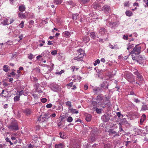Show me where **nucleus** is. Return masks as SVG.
Instances as JSON below:
<instances>
[{"mask_svg": "<svg viewBox=\"0 0 148 148\" xmlns=\"http://www.w3.org/2000/svg\"><path fill=\"white\" fill-rule=\"evenodd\" d=\"M75 53V60L78 61L82 60L85 54L84 51L81 48L77 50Z\"/></svg>", "mask_w": 148, "mask_h": 148, "instance_id": "obj_1", "label": "nucleus"}, {"mask_svg": "<svg viewBox=\"0 0 148 148\" xmlns=\"http://www.w3.org/2000/svg\"><path fill=\"white\" fill-rule=\"evenodd\" d=\"M141 47L138 45H137L133 48L132 51H131V53H134L136 54H139L141 52Z\"/></svg>", "mask_w": 148, "mask_h": 148, "instance_id": "obj_2", "label": "nucleus"}, {"mask_svg": "<svg viewBox=\"0 0 148 148\" xmlns=\"http://www.w3.org/2000/svg\"><path fill=\"white\" fill-rule=\"evenodd\" d=\"M8 128L11 130H18V125L16 123L8 126Z\"/></svg>", "mask_w": 148, "mask_h": 148, "instance_id": "obj_3", "label": "nucleus"}, {"mask_svg": "<svg viewBox=\"0 0 148 148\" xmlns=\"http://www.w3.org/2000/svg\"><path fill=\"white\" fill-rule=\"evenodd\" d=\"M110 119V117L108 114H104L101 117V119L103 121L107 122L109 121Z\"/></svg>", "mask_w": 148, "mask_h": 148, "instance_id": "obj_4", "label": "nucleus"}, {"mask_svg": "<svg viewBox=\"0 0 148 148\" xmlns=\"http://www.w3.org/2000/svg\"><path fill=\"white\" fill-rule=\"evenodd\" d=\"M101 87L103 90L107 89L108 88V84L106 82H103L101 85Z\"/></svg>", "mask_w": 148, "mask_h": 148, "instance_id": "obj_5", "label": "nucleus"}, {"mask_svg": "<svg viewBox=\"0 0 148 148\" xmlns=\"http://www.w3.org/2000/svg\"><path fill=\"white\" fill-rule=\"evenodd\" d=\"M104 11L106 13H109V12L110 11V6L107 5H105L103 7Z\"/></svg>", "mask_w": 148, "mask_h": 148, "instance_id": "obj_6", "label": "nucleus"}, {"mask_svg": "<svg viewBox=\"0 0 148 148\" xmlns=\"http://www.w3.org/2000/svg\"><path fill=\"white\" fill-rule=\"evenodd\" d=\"M86 117L85 119L88 122L90 121L92 119V116L89 114H85Z\"/></svg>", "mask_w": 148, "mask_h": 148, "instance_id": "obj_7", "label": "nucleus"}, {"mask_svg": "<svg viewBox=\"0 0 148 148\" xmlns=\"http://www.w3.org/2000/svg\"><path fill=\"white\" fill-rule=\"evenodd\" d=\"M106 32V30L103 27H100L99 29V32L101 35L104 34Z\"/></svg>", "mask_w": 148, "mask_h": 148, "instance_id": "obj_8", "label": "nucleus"}, {"mask_svg": "<svg viewBox=\"0 0 148 148\" xmlns=\"http://www.w3.org/2000/svg\"><path fill=\"white\" fill-rule=\"evenodd\" d=\"M82 40L83 42H88L90 40V38L88 36H85L83 38Z\"/></svg>", "mask_w": 148, "mask_h": 148, "instance_id": "obj_9", "label": "nucleus"}, {"mask_svg": "<svg viewBox=\"0 0 148 148\" xmlns=\"http://www.w3.org/2000/svg\"><path fill=\"white\" fill-rule=\"evenodd\" d=\"M146 119V115L145 114H143L140 120V124L142 125L143 124L144 121Z\"/></svg>", "mask_w": 148, "mask_h": 148, "instance_id": "obj_10", "label": "nucleus"}, {"mask_svg": "<svg viewBox=\"0 0 148 148\" xmlns=\"http://www.w3.org/2000/svg\"><path fill=\"white\" fill-rule=\"evenodd\" d=\"M134 74L137 76V77L140 79H141L143 78V77L142 75L138 72L137 70H136V71L134 73Z\"/></svg>", "mask_w": 148, "mask_h": 148, "instance_id": "obj_11", "label": "nucleus"}, {"mask_svg": "<svg viewBox=\"0 0 148 148\" xmlns=\"http://www.w3.org/2000/svg\"><path fill=\"white\" fill-rule=\"evenodd\" d=\"M62 35L64 37H67L70 36V34L69 31H66L62 33Z\"/></svg>", "mask_w": 148, "mask_h": 148, "instance_id": "obj_12", "label": "nucleus"}, {"mask_svg": "<svg viewBox=\"0 0 148 148\" xmlns=\"http://www.w3.org/2000/svg\"><path fill=\"white\" fill-rule=\"evenodd\" d=\"M108 132L109 133V135L116 134V135H119L117 134L116 133V132L115 131H114L112 129L109 130Z\"/></svg>", "mask_w": 148, "mask_h": 148, "instance_id": "obj_13", "label": "nucleus"}, {"mask_svg": "<svg viewBox=\"0 0 148 148\" xmlns=\"http://www.w3.org/2000/svg\"><path fill=\"white\" fill-rule=\"evenodd\" d=\"M24 112L27 116L29 115L31 113V110L29 109H26L24 111Z\"/></svg>", "mask_w": 148, "mask_h": 148, "instance_id": "obj_14", "label": "nucleus"}, {"mask_svg": "<svg viewBox=\"0 0 148 148\" xmlns=\"http://www.w3.org/2000/svg\"><path fill=\"white\" fill-rule=\"evenodd\" d=\"M25 7L23 5H22L19 7V10L21 12H23L25 11Z\"/></svg>", "mask_w": 148, "mask_h": 148, "instance_id": "obj_15", "label": "nucleus"}, {"mask_svg": "<svg viewBox=\"0 0 148 148\" xmlns=\"http://www.w3.org/2000/svg\"><path fill=\"white\" fill-rule=\"evenodd\" d=\"M134 47V44L129 43L128 46L127 47V49L129 50L130 51H132L131 50L132 49H133V47Z\"/></svg>", "mask_w": 148, "mask_h": 148, "instance_id": "obj_16", "label": "nucleus"}, {"mask_svg": "<svg viewBox=\"0 0 148 148\" xmlns=\"http://www.w3.org/2000/svg\"><path fill=\"white\" fill-rule=\"evenodd\" d=\"M9 66L7 65H4L3 66V70L5 72H8L10 70L8 68Z\"/></svg>", "mask_w": 148, "mask_h": 148, "instance_id": "obj_17", "label": "nucleus"}, {"mask_svg": "<svg viewBox=\"0 0 148 148\" xmlns=\"http://www.w3.org/2000/svg\"><path fill=\"white\" fill-rule=\"evenodd\" d=\"M46 119H45L43 116H42V115H41L38 118V121H41L42 122H43L46 120Z\"/></svg>", "mask_w": 148, "mask_h": 148, "instance_id": "obj_18", "label": "nucleus"}, {"mask_svg": "<svg viewBox=\"0 0 148 148\" xmlns=\"http://www.w3.org/2000/svg\"><path fill=\"white\" fill-rule=\"evenodd\" d=\"M18 16L21 19L23 18H26L25 15L21 12H19L18 14Z\"/></svg>", "mask_w": 148, "mask_h": 148, "instance_id": "obj_19", "label": "nucleus"}, {"mask_svg": "<svg viewBox=\"0 0 148 148\" xmlns=\"http://www.w3.org/2000/svg\"><path fill=\"white\" fill-rule=\"evenodd\" d=\"M105 99H104L103 100V102H107V103H108V102L109 103L110 102L109 99L110 98L108 97V96H106V95H105Z\"/></svg>", "mask_w": 148, "mask_h": 148, "instance_id": "obj_20", "label": "nucleus"}, {"mask_svg": "<svg viewBox=\"0 0 148 148\" xmlns=\"http://www.w3.org/2000/svg\"><path fill=\"white\" fill-rule=\"evenodd\" d=\"M141 110L143 111L148 110V107L146 105H143L142 106Z\"/></svg>", "mask_w": 148, "mask_h": 148, "instance_id": "obj_21", "label": "nucleus"}, {"mask_svg": "<svg viewBox=\"0 0 148 148\" xmlns=\"http://www.w3.org/2000/svg\"><path fill=\"white\" fill-rule=\"evenodd\" d=\"M63 147V145L62 143H60L58 144H56L55 145L56 148H62Z\"/></svg>", "mask_w": 148, "mask_h": 148, "instance_id": "obj_22", "label": "nucleus"}, {"mask_svg": "<svg viewBox=\"0 0 148 148\" xmlns=\"http://www.w3.org/2000/svg\"><path fill=\"white\" fill-rule=\"evenodd\" d=\"M140 132H141L143 133V134L144 135L148 133V130H147V129H145V128L143 130H141Z\"/></svg>", "mask_w": 148, "mask_h": 148, "instance_id": "obj_23", "label": "nucleus"}, {"mask_svg": "<svg viewBox=\"0 0 148 148\" xmlns=\"http://www.w3.org/2000/svg\"><path fill=\"white\" fill-rule=\"evenodd\" d=\"M122 123H119V132H121V131L124 132V130L122 127Z\"/></svg>", "mask_w": 148, "mask_h": 148, "instance_id": "obj_24", "label": "nucleus"}, {"mask_svg": "<svg viewBox=\"0 0 148 148\" xmlns=\"http://www.w3.org/2000/svg\"><path fill=\"white\" fill-rule=\"evenodd\" d=\"M126 15L128 16H130L132 15V12L130 11H127L125 12Z\"/></svg>", "mask_w": 148, "mask_h": 148, "instance_id": "obj_25", "label": "nucleus"}, {"mask_svg": "<svg viewBox=\"0 0 148 148\" xmlns=\"http://www.w3.org/2000/svg\"><path fill=\"white\" fill-rule=\"evenodd\" d=\"M102 94H101L100 95L97 96L96 98V99L99 100L100 101L103 100V97L102 96Z\"/></svg>", "mask_w": 148, "mask_h": 148, "instance_id": "obj_26", "label": "nucleus"}, {"mask_svg": "<svg viewBox=\"0 0 148 148\" xmlns=\"http://www.w3.org/2000/svg\"><path fill=\"white\" fill-rule=\"evenodd\" d=\"M20 96H16L14 98V101L15 102L18 101L20 100Z\"/></svg>", "mask_w": 148, "mask_h": 148, "instance_id": "obj_27", "label": "nucleus"}, {"mask_svg": "<svg viewBox=\"0 0 148 148\" xmlns=\"http://www.w3.org/2000/svg\"><path fill=\"white\" fill-rule=\"evenodd\" d=\"M96 35L94 32H92L90 33V36L91 38L93 39L95 38L96 37Z\"/></svg>", "mask_w": 148, "mask_h": 148, "instance_id": "obj_28", "label": "nucleus"}, {"mask_svg": "<svg viewBox=\"0 0 148 148\" xmlns=\"http://www.w3.org/2000/svg\"><path fill=\"white\" fill-rule=\"evenodd\" d=\"M128 81L133 84L135 83V79L133 78H132L130 79H128Z\"/></svg>", "mask_w": 148, "mask_h": 148, "instance_id": "obj_29", "label": "nucleus"}, {"mask_svg": "<svg viewBox=\"0 0 148 148\" xmlns=\"http://www.w3.org/2000/svg\"><path fill=\"white\" fill-rule=\"evenodd\" d=\"M33 71L36 72L37 73H40V69H39V67H37L34 69Z\"/></svg>", "mask_w": 148, "mask_h": 148, "instance_id": "obj_30", "label": "nucleus"}, {"mask_svg": "<svg viewBox=\"0 0 148 148\" xmlns=\"http://www.w3.org/2000/svg\"><path fill=\"white\" fill-rule=\"evenodd\" d=\"M100 62V61L99 59H97V60L95 61L94 63V65L95 66L97 65L98 64H99Z\"/></svg>", "mask_w": 148, "mask_h": 148, "instance_id": "obj_31", "label": "nucleus"}, {"mask_svg": "<svg viewBox=\"0 0 148 148\" xmlns=\"http://www.w3.org/2000/svg\"><path fill=\"white\" fill-rule=\"evenodd\" d=\"M62 2V0H55V3L57 4H60Z\"/></svg>", "mask_w": 148, "mask_h": 148, "instance_id": "obj_32", "label": "nucleus"}, {"mask_svg": "<svg viewBox=\"0 0 148 148\" xmlns=\"http://www.w3.org/2000/svg\"><path fill=\"white\" fill-rule=\"evenodd\" d=\"M73 121V118L71 116H69L67 119V121L69 122H71Z\"/></svg>", "mask_w": 148, "mask_h": 148, "instance_id": "obj_33", "label": "nucleus"}, {"mask_svg": "<svg viewBox=\"0 0 148 148\" xmlns=\"http://www.w3.org/2000/svg\"><path fill=\"white\" fill-rule=\"evenodd\" d=\"M24 22L23 21H21V23L19 25V26L21 28H23L24 27Z\"/></svg>", "mask_w": 148, "mask_h": 148, "instance_id": "obj_34", "label": "nucleus"}, {"mask_svg": "<svg viewBox=\"0 0 148 148\" xmlns=\"http://www.w3.org/2000/svg\"><path fill=\"white\" fill-rule=\"evenodd\" d=\"M96 138H96V136L95 135H91V139L92 141H95Z\"/></svg>", "mask_w": 148, "mask_h": 148, "instance_id": "obj_35", "label": "nucleus"}, {"mask_svg": "<svg viewBox=\"0 0 148 148\" xmlns=\"http://www.w3.org/2000/svg\"><path fill=\"white\" fill-rule=\"evenodd\" d=\"M66 106H69V108L71 107V102L70 101H67L66 103Z\"/></svg>", "mask_w": 148, "mask_h": 148, "instance_id": "obj_36", "label": "nucleus"}, {"mask_svg": "<svg viewBox=\"0 0 148 148\" xmlns=\"http://www.w3.org/2000/svg\"><path fill=\"white\" fill-rule=\"evenodd\" d=\"M64 72V70H62L60 72H56L55 73L56 74H58V75H60L62 73Z\"/></svg>", "mask_w": 148, "mask_h": 148, "instance_id": "obj_37", "label": "nucleus"}, {"mask_svg": "<svg viewBox=\"0 0 148 148\" xmlns=\"http://www.w3.org/2000/svg\"><path fill=\"white\" fill-rule=\"evenodd\" d=\"M101 110V109H99L97 108L96 109V111L97 113L98 114H100L101 113L102 110Z\"/></svg>", "mask_w": 148, "mask_h": 148, "instance_id": "obj_38", "label": "nucleus"}, {"mask_svg": "<svg viewBox=\"0 0 148 148\" xmlns=\"http://www.w3.org/2000/svg\"><path fill=\"white\" fill-rule=\"evenodd\" d=\"M39 41L40 42H42L43 43L42 44L40 43V44H39V46L40 47L42 46L45 43V42L44 40H40Z\"/></svg>", "mask_w": 148, "mask_h": 148, "instance_id": "obj_39", "label": "nucleus"}, {"mask_svg": "<svg viewBox=\"0 0 148 148\" xmlns=\"http://www.w3.org/2000/svg\"><path fill=\"white\" fill-rule=\"evenodd\" d=\"M60 137L62 138H64L65 137L64 133H62L61 132H60Z\"/></svg>", "mask_w": 148, "mask_h": 148, "instance_id": "obj_40", "label": "nucleus"}, {"mask_svg": "<svg viewBox=\"0 0 148 148\" xmlns=\"http://www.w3.org/2000/svg\"><path fill=\"white\" fill-rule=\"evenodd\" d=\"M57 51L56 50H55L53 51H52L51 52V53L53 55H56L57 54Z\"/></svg>", "mask_w": 148, "mask_h": 148, "instance_id": "obj_41", "label": "nucleus"}, {"mask_svg": "<svg viewBox=\"0 0 148 148\" xmlns=\"http://www.w3.org/2000/svg\"><path fill=\"white\" fill-rule=\"evenodd\" d=\"M100 86V87H97V89L98 90V92L102 91L103 90V89L101 87V85Z\"/></svg>", "mask_w": 148, "mask_h": 148, "instance_id": "obj_42", "label": "nucleus"}, {"mask_svg": "<svg viewBox=\"0 0 148 148\" xmlns=\"http://www.w3.org/2000/svg\"><path fill=\"white\" fill-rule=\"evenodd\" d=\"M28 58L29 59H32L33 58V55L32 53H30L28 55Z\"/></svg>", "mask_w": 148, "mask_h": 148, "instance_id": "obj_43", "label": "nucleus"}, {"mask_svg": "<svg viewBox=\"0 0 148 148\" xmlns=\"http://www.w3.org/2000/svg\"><path fill=\"white\" fill-rule=\"evenodd\" d=\"M17 92H19L18 96H20V97L23 94L24 91H23V90H22L20 91H17Z\"/></svg>", "mask_w": 148, "mask_h": 148, "instance_id": "obj_44", "label": "nucleus"}, {"mask_svg": "<svg viewBox=\"0 0 148 148\" xmlns=\"http://www.w3.org/2000/svg\"><path fill=\"white\" fill-rule=\"evenodd\" d=\"M99 7V5L98 4H96V3H94L93 7L95 9H96L98 7Z\"/></svg>", "mask_w": 148, "mask_h": 148, "instance_id": "obj_45", "label": "nucleus"}, {"mask_svg": "<svg viewBox=\"0 0 148 148\" xmlns=\"http://www.w3.org/2000/svg\"><path fill=\"white\" fill-rule=\"evenodd\" d=\"M144 1L145 2V4H144L145 7H147L148 6V0H144Z\"/></svg>", "mask_w": 148, "mask_h": 148, "instance_id": "obj_46", "label": "nucleus"}, {"mask_svg": "<svg viewBox=\"0 0 148 148\" xmlns=\"http://www.w3.org/2000/svg\"><path fill=\"white\" fill-rule=\"evenodd\" d=\"M47 101V100L46 98H43L41 99V101L42 103H45Z\"/></svg>", "mask_w": 148, "mask_h": 148, "instance_id": "obj_47", "label": "nucleus"}, {"mask_svg": "<svg viewBox=\"0 0 148 148\" xmlns=\"http://www.w3.org/2000/svg\"><path fill=\"white\" fill-rule=\"evenodd\" d=\"M44 118L46 119H48L49 117V115L48 114H45L43 116Z\"/></svg>", "mask_w": 148, "mask_h": 148, "instance_id": "obj_48", "label": "nucleus"}, {"mask_svg": "<svg viewBox=\"0 0 148 148\" xmlns=\"http://www.w3.org/2000/svg\"><path fill=\"white\" fill-rule=\"evenodd\" d=\"M123 39L125 40H128V35H124L123 36Z\"/></svg>", "mask_w": 148, "mask_h": 148, "instance_id": "obj_49", "label": "nucleus"}, {"mask_svg": "<svg viewBox=\"0 0 148 148\" xmlns=\"http://www.w3.org/2000/svg\"><path fill=\"white\" fill-rule=\"evenodd\" d=\"M52 104L49 103L46 105V107L47 108H50L52 107Z\"/></svg>", "mask_w": 148, "mask_h": 148, "instance_id": "obj_50", "label": "nucleus"}, {"mask_svg": "<svg viewBox=\"0 0 148 148\" xmlns=\"http://www.w3.org/2000/svg\"><path fill=\"white\" fill-rule=\"evenodd\" d=\"M5 140L7 142H9L11 145H12L13 144V143L10 141V140L9 139V138H7Z\"/></svg>", "mask_w": 148, "mask_h": 148, "instance_id": "obj_51", "label": "nucleus"}, {"mask_svg": "<svg viewBox=\"0 0 148 148\" xmlns=\"http://www.w3.org/2000/svg\"><path fill=\"white\" fill-rule=\"evenodd\" d=\"M4 23L5 25H9L10 24V23L8 22V20L6 19L4 21Z\"/></svg>", "mask_w": 148, "mask_h": 148, "instance_id": "obj_52", "label": "nucleus"}, {"mask_svg": "<svg viewBox=\"0 0 148 148\" xmlns=\"http://www.w3.org/2000/svg\"><path fill=\"white\" fill-rule=\"evenodd\" d=\"M129 1L124 3V6L125 7H128L129 6Z\"/></svg>", "mask_w": 148, "mask_h": 148, "instance_id": "obj_53", "label": "nucleus"}, {"mask_svg": "<svg viewBox=\"0 0 148 148\" xmlns=\"http://www.w3.org/2000/svg\"><path fill=\"white\" fill-rule=\"evenodd\" d=\"M8 107V105L7 104H5L3 106V108L5 109L7 108Z\"/></svg>", "mask_w": 148, "mask_h": 148, "instance_id": "obj_54", "label": "nucleus"}, {"mask_svg": "<svg viewBox=\"0 0 148 148\" xmlns=\"http://www.w3.org/2000/svg\"><path fill=\"white\" fill-rule=\"evenodd\" d=\"M23 34H21L20 35L18 36V38H19L20 40H22L23 39Z\"/></svg>", "mask_w": 148, "mask_h": 148, "instance_id": "obj_55", "label": "nucleus"}, {"mask_svg": "<svg viewBox=\"0 0 148 148\" xmlns=\"http://www.w3.org/2000/svg\"><path fill=\"white\" fill-rule=\"evenodd\" d=\"M133 5L134 6H138L139 7V5L138 4V3H137L135 2L133 3Z\"/></svg>", "mask_w": 148, "mask_h": 148, "instance_id": "obj_56", "label": "nucleus"}, {"mask_svg": "<svg viewBox=\"0 0 148 148\" xmlns=\"http://www.w3.org/2000/svg\"><path fill=\"white\" fill-rule=\"evenodd\" d=\"M69 3L70 5H72V8L73 7V2L72 1H69Z\"/></svg>", "mask_w": 148, "mask_h": 148, "instance_id": "obj_57", "label": "nucleus"}, {"mask_svg": "<svg viewBox=\"0 0 148 148\" xmlns=\"http://www.w3.org/2000/svg\"><path fill=\"white\" fill-rule=\"evenodd\" d=\"M83 3L88 2L89 0H80Z\"/></svg>", "mask_w": 148, "mask_h": 148, "instance_id": "obj_58", "label": "nucleus"}, {"mask_svg": "<svg viewBox=\"0 0 148 148\" xmlns=\"http://www.w3.org/2000/svg\"><path fill=\"white\" fill-rule=\"evenodd\" d=\"M88 88V86L87 85H85L84 86V89L85 90H86Z\"/></svg>", "mask_w": 148, "mask_h": 148, "instance_id": "obj_59", "label": "nucleus"}, {"mask_svg": "<svg viewBox=\"0 0 148 148\" xmlns=\"http://www.w3.org/2000/svg\"><path fill=\"white\" fill-rule=\"evenodd\" d=\"M116 114L118 117H119L121 116V113L120 112H117L116 113Z\"/></svg>", "mask_w": 148, "mask_h": 148, "instance_id": "obj_60", "label": "nucleus"}, {"mask_svg": "<svg viewBox=\"0 0 148 148\" xmlns=\"http://www.w3.org/2000/svg\"><path fill=\"white\" fill-rule=\"evenodd\" d=\"M53 43L52 42L50 41H49L47 43V45H53Z\"/></svg>", "mask_w": 148, "mask_h": 148, "instance_id": "obj_61", "label": "nucleus"}, {"mask_svg": "<svg viewBox=\"0 0 148 148\" xmlns=\"http://www.w3.org/2000/svg\"><path fill=\"white\" fill-rule=\"evenodd\" d=\"M34 21L32 20H31L29 22V24L30 25H32L34 24Z\"/></svg>", "mask_w": 148, "mask_h": 148, "instance_id": "obj_62", "label": "nucleus"}, {"mask_svg": "<svg viewBox=\"0 0 148 148\" xmlns=\"http://www.w3.org/2000/svg\"><path fill=\"white\" fill-rule=\"evenodd\" d=\"M34 147V146L33 145H32L31 144H30V145L28 146L29 148H33V147Z\"/></svg>", "mask_w": 148, "mask_h": 148, "instance_id": "obj_63", "label": "nucleus"}, {"mask_svg": "<svg viewBox=\"0 0 148 148\" xmlns=\"http://www.w3.org/2000/svg\"><path fill=\"white\" fill-rule=\"evenodd\" d=\"M101 61L103 63L105 62L106 60L104 58H102L101 60Z\"/></svg>", "mask_w": 148, "mask_h": 148, "instance_id": "obj_64", "label": "nucleus"}]
</instances>
